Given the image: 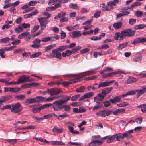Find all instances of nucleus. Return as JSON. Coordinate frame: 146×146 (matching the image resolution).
I'll use <instances>...</instances> for the list:
<instances>
[{
	"label": "nucleus",
	"mask_w": 146,
	"mask_h": 146,
	"mask_svg": "<svg viewBox=\"0 0 146 146\" xmlns=\"http://www.w3.org/2000/svg\"><path fill=\"white\" fill-rule=\"evenodd\" d=\"M135 33V30H132L130 29H127L122 31L121 32L116 33L114 37L116 40L121 41L126 37L133 36Z\"/></svg>",
	"instance_id": "1"
},
{
	"label": "nucleus",
	"mask_w": 146,
	"mask_h": 146,
	"mask_svg": "<svg viewBox=\"0 0 146 146\" xmlns=\"http://www.w3.org/2000/svg\"><path fill=\"white\" fill-rule=\"evenodd\" d=\"M21 105L19 102H17L12 104V108L11 109V112L16 113L19 112L22 110Z\"/></svg>",
	"instance_id": "2"
},
{
	"label": "nucleus",
	"mask_w": 146,
	"mask_h": 146,
	"mask_svg": "<svg viewBox=\"0 0 146 146\" xmlns=\"http://www.w3.org/2000/svg\"><path fill=\"white\" fill-rule=\"evenodd\" d=\"M62 102L60 100L55 101L53 102L52 107L54 111L60 110L63 108V107L62 105L63 104Z\"/></svg>",
	"instance_id": "3"
},
{
	"label": "nucleus",
	"mask_w": 146,
	"mask_h": 146,
	"mask_svg": "<svg viewBox=\"0 0 146 146\" xmlns=\"http://www.w3.org/2000/svg\"><path fill=\"white\" fill-rule=\"evenodd\" d=\"M44 98L43 96H38L34 98H29L27 100L25 103L26 104H31L37 102L42 101Z\"/></svg>",
	"instance_id": "4"
},
{
	"label": "nucleus",
	"mask_w": 146,
	"mask_h": 146,
	"mask_svg": "<svg viewBox=\"0 0 146 146\" xmlns=\"http://www.w3.org/2000/svg\"><path fill=\"white\" fill-rule=\"evenodd\" d=\"M29 78L30 76L23 75L18 78L17 82V84H20L29 82L31 81V80L29 79Z\"/></svg>",
	"instance_id": "5"
},
{
	"label": "nucleus",
	"mask_w": 146,
	"mask_h": 146,
	"mask_svg": "<svg viewBox=\"0 0 146 146\" xmlns=\"http://www.w3.org/2000/svg\"><path fill=\"white\" fill-rule=\"evenodd\" d=\"M41 40L38 39H35L33 42V44L31 46V47L33 48H38L41 47V45L40 44Z\"/></svg>",
	"instance_id": "6"
},
{
	"label": "nucleus",
	"mask_w": 146,
	"mask_h": 146,
	"mask_svg": "<svg viewBox=\"0 0 146 146\" xmlns=\"http://www.w3.org/2000/svg\"><path fill=\"white\" fill-rule=\"evenodd\" d=\"M53 54L52 57L53 58L56 57L59 59H61L62 58V56L61 53L59 52L56 49H54L52 51Z\"/></svg>",
	"instance_id": "7"
},
{
	"label": "nucleus",
	"mask_w": 146,
	"mask_h": 146,
	"mask_svg": "<svg viewBox=\"0 0 146 146\" xmlns=\"http://www.w3.org/2000/svg\"><path fill=\"white\" fill-rule=\"evenodd\" d=\"M146 91V86L143 87L142 89L140 90H136L135 92H137V97L138 98L140 96L143 94Z\"/></svg>",
	"instance_id": "8"
},
{
	"label": "nucleus",
	"mask_w": 146,
	"mask_h": 146,
	"mask_svg": "<svg viewBox=\"0 0 146 146\" xmlns=\"http://www.w3.org/2000/svg\"><path fill=\"white\" fill-rule=\"evenodd\" d=\"M115 138V135L112 136H107L104 138L105 139H107V141L108 143H110L113 141Z\"/></svg>",
	"instance_id": "9"
},
{
	"label": "nucleus",
	"mask_w": 146,
	"mask_h": 146,
	"mask_svg": "<svg viewBox=\"0 0 146 146\" xmlns=\"http://www.w3.org/2000/svg\"><path fill=\"white\" fill-rule=\"evenodd\" d=\"M104 96L101 93H99L97 96L94 98V100L95 102L102 100L104 98Z\"/></svg>",
	"instance_id": "10"
},
{
	"label": "nucleus",
	"mask_w": 146,
	"mask_h": 146,
	"mask_svg": "<svg viewBox=\"0 0 146 146\" xmlns=\"http://www.w3.org/2000/svg\"><path fill=\"white\" fill-rule=\"evenodd\" d=\"M125 110L124 109L121 108L117 109L113 112V114L114 115H117L119 114H122L125 112Z\"/></svg>",
	"instance_id": "11"
},
{
	"label": "nucleus",
	"mask_w": 146,
	"mask_h": 146,
	"mask_svg": "<svg viewBox=\"0 0 146 146\" xmlns=\"http://www.w3.org/2000/svg\"><path fill=\"white\" fill-rule=\"evenodd\" d=\"M112 87L104 88L102 90V93H101L105 97L106 94L110 93L112 90Z\"/></svg>",
	"instance_id": "12"
},
{
	"label": "nucleus",
	"mask_w": 146,
	"mask_h": 146,
	"mask_svg": "<svg viewBox=\"0 0 146 146\" xmlns=\"http://www.w3.org/2000/svg\"><path fill=\"white\" fill-rule=\"evenodd\" d=\"M37 20L38 21L40 24V23H44L48 21L49 19L48 18L42 17H38L37 18Z\"/></svg>",
	"instance_id": "13"
},
{
	"label": "nucleus",
	"mask_w": 146,
	"mask_h": 146,
	"mask_svg": "<svg viewBox=\"0 0 146 146\" xmlns=\"http://www.w3.org/2000/svg\"><path fill=\"white\" fill-rule=\"evenodd\" d=\"M72 34L74 38L80 37L82 36L81 32L78 31H73L72 33Z\"/></svg>",
	"instance_id": "14"
},
{
	"label": "nucleus",
	"mask_w": 146,
	"mask_h": 146,
	"mask_svg": "<svg viewBox=\"0 0 146 146\" xmlns=\"http://www.w3.org/2000/svg\"><path fill=\"white\" fill-rule=\"evenodd\" d=\"M52 131L53 132L56 133H61L63 132L62 128H59L57 127H55L53 128Z\"/></svg>",
	"instance_id": "15"
},
{
	"label": "nucleus",
	"mask_w": 146,
	"mask_h": 146,
	"mask_svg": "<svg viewBox=\"0 0 146 146\" xmlns=\"http://www.w3.org/2000/svg\"><path fill=\"white\" fill-rule=\"evenodd\" d=\"M126 74L125 72L122 70L117 71L116 72H113L111 73H109V76L110 77H113L114 75H117L118 74Z\"/></svg>",
	"instance_id": "16"
},
{
	"label": "nucleus",
	"mask_w": 146,
	"mask_h": 146,
	"mask_svg": "<svg viewBox=\"0 0 146 146\" xmlns=\"http://www.w3.org/2000/svg\"><path fill=\"white\" fill-rule=\"evenodd\" d=\"M115 135V138L117 141H121L124 139L123 135L121 133L116 134Z\"/></svg>",
	"instance_id": "17"
},
{
	"label": "nucleus",
	"mask_w": 146,
	"mask_h": 146,
	"mask_svg": "<svg viewBox=\"0 0 146 146\" xmlns=\"http://www.w3.org/2000/svg\"><path fill=\"white\" fill-rule=\"evenodd\" d=\"M122 25V23L121 22L114 23L113 26L115 29H118L121 27Z\"/></svg>",
	"instance_id": "18"
},
{
	"label": "nucleus",
	"mask_w": 146,
	"mask_h": 146,
	"mask_svg": "<svg viewBox=\"0 0 146 146\" xmlns=\"http://www.w3.org/2000/svg\"><path fill=\"white\" fill-rule=\"evenodd\" d=\"M72 51L68 50L66 51L65 52H63L62 54V55L64 57H65L66 56H70L72 54Z\"/></svg>",
	"instance_id": "19"
},
{
	"label": "nucleus",
	"mask_w": 146,
	"mask_h": 146,
	"mask_svg": "<svg viewBox=\"0 0 146 146\" xmlns=\"http://www.w3.org/2000/svg\"><path fill=\"white\" fill-rule=\"evenodd\" d=\"M142 59V56L140 55L138 56H135L133 59V61L134 62H141Z\"/></svg>",
	"instance_id": "20"
},
{
	"label": "nucleus",
	"mask_w": 146,
	"mask_h": 146,
	"mask_svg": "<svg viewBox=\"0 0 146 146\" xmlns=\"http://www.w3.org/2000/svg\"><path fill=\"white\" fill-rule=\"evenodd\" d=\"M107 5L109 8H110V11L114 8V6H115L116 5L113 1H110L108 2L107 3Z\"/></svg>",
	"instance_id": "21"
},
{
	"label": "nucleus",
	"mask_w": 146,
	"mask_h": 146,
	"mask_svg": "<svg viewBox=\"0 0 146 146\" xmlns=\"http://www.w3.org/2000/svg\"><path fill=\"white\" fill-rule=\"evenodd\" d=\"M56 46V44H54L49 45L46 46L44 49L45 52H47L49 50L53 49Z\"/></svg>",
	"instance_id": "22"
},
{
	"label": "nucleus",
	"mask_w": 146,
	"mask_h": 146,
	"mask_svg": "<svg viewBox=\"0 0 146 146\" xmlns=\"http://www.w3.org/2000/svg\"><path fill=\"white\" fill-rule=\"evenodd\" d=\"M15 30L16 32L19 33L23 31V29L21 25H19L17 27L15 28Z\"/></svg>",
	"instance_id": "23"
},
{
	"label": "nucleus",
	"mask_w": 146,
	"mask_h": 146,
	"mask_svg": "<svg viewBox=\"0 0 146 146\" xmlns=\"http://www.w3.org/2000/svg\"><path fill=\"white\" fill-rule=\"evenodd\" d=\"M20 90L21 88H9V91H11L12 92H18Z\"/></svg>",
	"instance_id": "24"
},
{
	"label": "nucleus",
	"mask_w": 146,
	"mask_h": 146,
	"mask_svg": "<svg viewBox=\"0 0 146 146\" xmlns=\"http://www.w3.org/2000/svg\"><path fill=\"white\" fill-rule=\"evenodd\" d=\"M44 98V99L43 100H44L46 102H50L52 101V100H55L58 99L59 97H48L47 98Z\"/></svg>",
	"instance_id": "25"
},
{
	"label": "nucleus",
	"mask_w": 146,
	"mask_h": 146,
	"mask_svg": "<svg viewBox=\"0 0 146 146\" xmlns=\"http://www.w3.org/2000/svg\"><path fill=\"white\" fill-rule=\"evenodd\" d=\"M146 27V25L144 24H139L135 26L134 28L136 29H141Z\"/></svg>",
	"instance_id": "26"
},
{
	"label": "nucleus",
	"mask_w": 146,
	"mask_h": 146,
	"mask_svg": "<svg viewBox=\"0 0 146 146\" xmlns=\"http://www.w3.org/2000/svg\"><path fill=\"white\" fill-rule=\"evenodd\" d=\"M108 81H105L104 82L100 83L98 86V88L105 87L108 86Z\"/></svg>",
	"instance_id": "27"
},
{
	"label": "nucleus",
	"mask_w": 146,
	"mask_h": 146,
	"mask_svg": "<svg viewBox=\"0 0 146 146\" xmlns=\"http://www.w3.org/2000/svg\"><path fill=\"white\" fill-rule=\"evenodd\" d=\"M138 107L141 108V110L142 112H146V104L139 106Z\"/></svg>",
	"instance_id": "28"
},
{
	"label": "nucleus",
	"mask_w": 146,
	"mask_h": 146,
	"mask_svg": "<svg viewBox=\"0 0 146 146\" xmlns=\"http://www.w3.org/2000/svg\"><path fill=\"white\" fill-rule=\"evenodd\" d=\"M52 38V36L51 37H45L42 38L41 40L43 42H46L50 41Z\"/></svg>",
	"instance_id": "29"
},
{
	"label": "nucleus",
	"mask_w": 146,
	"mask_h": 146,
	"mask_svg": "<svg viewBox=\"0 0 146 146\" xmlns=\"http://www.w3.org/2000/svg\"><path fill=\"white\" fill-rule=\"evenodd\" d=\"M68 127L71 133L74 134H78L79 133V132L76 131H74L73 127L68 126Z\"/></svg>",
	"instance_id": "30"
},
{
	"label": "nucleus",
	"mask_w": 146,
	"mask_h": 146,
	"mask_svg": "<svg viewBox=\"0 0 146 146\" xmlns=\"http://www.w3.org/2000/svg\"><path fill=\"white\" fill-rule=\"evenodd\" d=\"M113 71V69L111 68L107 67L105 68L101 72V74H103L104 72H110Z\"/></svg>",
	"instance_id": "31"
},
{
	"label": "nucleus",
	"mask_w": 146,
	"mask_h": 146,
	"mask_svg": "<svg viewBox=\"0 0 146 146\" xmlns=\"http://www.w3.org/2000/svg\"><path fill=\"white\" fill-rule=\"evenodd\" d=\"M127 9L125 8H123L121 9L120 12L122 14H125V15H127L130 14V12L127 11Z\"/></svg>",
	"instance_id": "32"
},
{
	"label": "nucleus",
	"mask_w": 146,
	"mask_h": 146,
	"mask_svg": "<svg viewBox=\"0 0 146 146\" xmlns=\"http://www.w3.org/2000/svg\"><path fill=\"white\" fill-rule=\"evenodd\" d=\"M10 40V39L7 37L1 39L0 42L1 43H7Z\"/></svg>",
	"instance_id": "33"
},
{
	"label": "nucleus",
	"mask_w": 146,
	"mask_h": 146,
	"mask_svg": "<svg viewBox=\"0 0 146 146\" xmlns=\"http://www.w3.org/2000/svg\"><path fill=\"white\" fill-rule=\"evenodd\" d=\"M41 54V53L40 52H35L33 54L30 56L31 58H33L36 57H38L39 56H40Z\"/></svg>",
	"instance_id": "34"
},
{
	"label": "nucleus",
	"mask_w": 146,
	"mask_h": 146,
	"mask_svg": "<svg viewBox=\"0 0 146 146\" xmlns=\"http://www.w3.org/2000/svg\"><path fill=\"white\" fill-rule=\"evenodd\" d=\"M67 48V46L65 45L61 46L55 49H56L59 52L62 51L66 49Z\"/></svg>",
	"instance_id": "35"
},
{
	"label": "nucleus",
	"mask_w": 146,
	"mask_h": 146,
	"mask_svg": "<svg viewBox=\"0 0 146 146\" xmlns=\"http://www.w3.org/2000/svg\"><path fill=\"white\" fill-rule=\"evenodd\" d=\"M109 46L107 44H104L102 45L101 46H100L98 48V49L99 50L101 49H106L109 48Z\"/></svg>",
	"instance_id": "36"
},
{
	"label": "nucleus",
	"mask_w": 146,
	"mask_h": 146,
	"mask_svg": "<svg viewBox=\"0 0 146 146\" xmlns=\"http://www.w3.org/2000/svg\"><path fill=\"white\" fill-rule=\"evenodd\" d=\"M9 100L7 96H3L0 98V103L1 104H2L4 102L6 101Z\"/></svg>",
	"instance_id": "37"
},
{
	"label": "nucleus",
	"mask_w": 146,
	"mask_h": 146,
	"mask_svg": "<svg viewBox=\"0 0 146 146\" xmlns=\"http://www.w3.org/2000/svg\"><path fill=\"white\" fill-rule=\"evenodd\" d=\"M127 45V43L126 42L123 44H120L119 45L117 48L119 50H121L125 48Z\"/></svg>",
	"instance_id": "38"
},
{
	"label": "nucleus",
	"mask_w": 146,
	"mask_h": 146,
	"mask_svg": "<svg viewBox=\"0 0 146 146\" xmlns=\"http://www.w3.org/2000/svg\"><path fill=\"white\" fill-rule=\"evenodd\" d=\"M96 115L98 116H101L103 117H105L104 111H98L96 113Z\"/></svg>",
	"instance_id": "39"
},
{
	"label": "nucleus",
	"mask_w": 146,
	"mask_h": 146,
	"mask_svg": "<svg viewBox=\"0 0 146 146\" xmlns=\"http://www.w3.org/2000/svg\"><path fill=\"white\" fill-rule=\"evenodd\" d=\"M69 6L70 8L74 9H78L80 7L76 4H71Z\"/></svg>",
	"instance_id": "40"
},
{
	"label": "nucleus",
	"mask_w": 146,
	"mask_h": 146,
	"mask_svg": "<svg viewBox=\"0 0 146 146\" xmlns=\"http://www.w3.org/2000/svg\"><path fill=\"white\" fill-rule=\"evenodd\" d=\"M85 89V87L84 86H81L76 89V91L78 92H84Z\"/></svg>",
	"instance_id": "41"
},
{
	"label": "nucleus",
	"mask_w": 146,
	"mask_h": 146,
	"mask_svg": "<svg viewBox=\"0 0 146 146\" xmlns=\"http://www.w3.org/2000/svg\"><path fill=\"white\" fill-rule=\"evenodd\" d=\"M80 96V95L77 94L72 96L71 98V100L72 101H75L77 100Z\"/></svg>",
	"instance_id": "42"
},
{
	"label": "nucleus",
	"mask_w": 146,
	"mask_h": 146,
	"mask_svg": "<svg viewBox=\"0 0 146 146\" xmlns=\"http://www.w3.org/2000/svg\"><path fill=\"white\" fill-rule=\"evenodd\" d=\"M48 93L50 94L51 96L55 95V90L54 88H51L48 90Z\"/></svg>",
	"instance_id": "43"
},
{
	"label": "nucleus",
	"mask_w": 146,
	"mask_h": 146,
	"mask_svg": "<svg viewBox=\"0 0 146 146\" xmlns=\"http://www.w3.org/2000/svg\"><path fill=\"white\" fill-rule=\"evenodd\" d=\"M5 141L7 142L8 143H10L11 144H14L17 142V139H5Z\"/></svg>",
	"instance_id": "44"
},
{
	"label": "nucleus",
	"mask_w": 146,
	"mask_h": 146,
	"mask_svg": "<svg viewBox=\"0 0 146 146\" xmlns=\"http://www.w3.org/2000/svg\"><path fill=\"white\" fill-rule=\"evenodd\" d=\"M17 84V82H14L13 81L9 82L7 80H6L5 85L6 86L7 85H15L16 84Z\"/></svg>",
	"instance_id": "45"
},
{
	"label": "nucleus",
	"mask_w": 146,
	"mask_h": 146,
	"mask_svg": "<svg viewBox=\"0 0 146 146\" xmlns=\"http://www.w3.org/2000/svg\"><path fill=\"white\" fill-rule=\"evenodd\" d=\"M41 110V108H35L32 110V111L34 113H37Z\"/></svg>",
	"instance_id": "46"
},
{
	"label": "nucleus",
	"mask_w": 146,
	"mask_h": 146,
	"mask_svg": "<svg viewBox=\"0 0 146 146\" xmlns=\"http://www.w3.org/2000/svg\"><path fill=\"white\" fill-rule=\"evenodd\" d=\"M129 104L128 103L124 102H123L119 104H117V106L119 107H123L125 106L128 105Z\"/></svg>",
	"instance_id": "47"
},
{
	"label": "nucleus",
	"mask_w": 146,
	"mask_h": 146,
	"mask_svg": "<svg viewBox=\"0 0 146 146\" xmlns=\"http://www.w3.org/2000/svg\"><path fill=\"white\" fill-rule=\"evenodd\" d=\"M86 98H89L92 97L94 95L93 92H88L84 94Z\"/></svg>",
	"instance_id": "48"
},
{
	"label": "nucleus",
	"mask_w": 146,
	"mask_h": 146,
	"mask_svg": "<svg viewBox=\"0 0 146 146\" xmlns=\"http://www.w3.org/2000/svg\"><path fill=\"white\" fill-rule=\"evenodd\" d=\"M68 115L66 114H64L58 116V119L59 120H61L67 117Z\"/></svg>",
	"instance_id": "49"
},
{
	"label": "nucleus",
	"mask_w": 146,
	"mask_h": 146,
	"mask_svg": "<svg viewBox=\"0 0 146 146\" xmlns=\"http://www.w3.org/2000/svg\"><path fill=\"white\" fill-rule=\"evenodd\" d=\"M36 139H37L41 142H45L46 143H49V142L46 140L45 139L41 137L36 138H35Z\"/></svg>",
	"instance_id": "50"
},
{
	"label": "nucleus",
	"mask_w": 146,
	"mask_h": 146,
	"mask_svg": "<svg viewBox=\"0 0 146 146\" xmlns=\"http://www.w3.org/2000/svg\"><path fill=\"white\" fill-rule=\"evenodd\" d=\"M80 79L79 78H76L71 80L70 82L71 84L74 83L80 82Z\"/></svg>",
	"instance_id": "51"
},
{
	"label": "nucleus",
	"mask_w": 146,
	"mask_h": 146,
	"mask_svg": "<svg viewBox=\"0 0 146 146\" xmlns=\"http://www.w3.org/2000/svg\"><path fill=\"white\" fill-rule=\"evenodd\" d=\"M142 120L143 118L140 117L136 119L135 121L137 124H140L142 123Z\"/></svg>",
	"instance_id": "52"
},
{
	"label": "nucleus",
	"mask_w": 146,
	"mask_h": 146,
	"mask_svg": "<svg viewBox=\"0 0 146 146\" xmlns=\"http://www.w3.org/2000/svg\"><path fill=\"white\" fill-rule=\"evenodd\" d=\"M21 25L23 29V28H29L30 27V25L29 23H23L21 24Z\"/></svg>",
	"instance_id": "53"
},
{
	"label": "nucleus",
	"mask_w": 146,
	"mask_h": 146,
	"mask_svg": "<svg viewBox=\"0 0 146 146\" xmlns=\"http://www.w3.org/2000/svg\"><path fill=\"white\" fill-rule=\"evenodd\" d=\"M71 98L70 96H66V97L64 98V99L60 100L62 102V104L66 102L69 100Z\"/></svg>",
	"instance_id": "54"
},
{
	"label": "nucleus",
	"mask_w": 146,
	"mask_h": 146,
	"mask_svg": "<svg viewBox=\"0 0 146 146\" xmlns=\"http://www.w3.org/2000/svg\"><path fill=\"white\" fill-rule=\"evenodd\" d=\"M24 51V50L23 48H20L15 49L13 52V53L14 54H16L19 53L21 52Z\"/></svg>",
	"instance_id": "55"
},
{
	"label": "nucleus",
	"mask_w": 146,
	"mask_h": 146,
	"mask_svg": "<svg viewBox=\"0 0 146 146\" xmlns=\"http://www.w3.org/2000/svg\"><path fill=\"white\" fill-rule=\"evenodd\" d=\"M10 12L12 13H16V8L14 7H12L9 9Z\"/></svg>",
	"instance_id": "56"
},
{
	"label": "nucleus",
	"mask_w": 146,
	"mask_h": 146,
	"mask_svg": "<svg viewBox=\"0 0 146 146\" xmlns=\"http://www.w3.org/2000/svg\"><path fill=\"white\" fill-rule=\"evenodd\" d=\"M38 2L35 1H30L29 3V5L31 6H33L36 4Z\"/></svg>",
	"instance_id": "57"
},
{
	"label": "nucleus",
	"mask_w": 146,
	"mask_h": 146,
	"mask_svg": "<svg viewBox=\"0 0 146 146\" xmlns=\"http://www.w3.org/2000/svg\"><path fill=\"white\" fill-rule=\"evenodd\" d=\"M101 11L100 10H98L95 13L94 15V16L96 18H98V17H99L100 15L101 14Z\"/></svg>",
	"instance_id": "58"
},
{
	"label": "nucleus",
	"mask_w": 146,
	"mask_h": 146,
	"mask_svg": "<svg viewBox=\"0 0 146 146\" xmlns=\"http://www.w3.org/2000/svg\"><path fill=\"white\" fill-rule=\"evenodd\" d=\"M92 22L91 19L88 20L83 23L82 25H85L86 26H90V25Z\"/></svg>",
	"instance_id": "59"
},
{
	"label": "nucleus",
	"mask_w": 146,
	"mask_h": 146,
	"mask_svg": "<svg viewBox=\"0 0 146 146\" xmlns=\"http://www.w3.org/2000/svg\"><path fill=\"white\" fill-rule=\"evenodd\" d=\"M16 98L19 100H23L25 98V96L24 95L20 94L17 96Z\"/></svg>",
	"instance_id": "60"
},
{
	"label": "nucleus",
	"mask_w": 146,
	"mask_h": 146,
	"mask_svg": "<svg viewBox=\"0 0 146 146\" xmlns=\"http://www.w3.org/2000/svg\"><path fill=\"white\" fill-rule=\"evenodd\" d=\"M104 106L105 107H108L110 106L111 105V104L110 101H105L104 102Z\"/></svg>",
	"instance_id": "61"
},
{
	"label": "nucleus",
	"mask_w": 146,
	"mask_h": 146,
	"mask_svg": "<svg viewBox=\"0 0 146 146\" xmlns=\"http://www.w3.org/2000/svg\"><path fill=\"white\" fill-rule=\"evenodd\" d=\"M46 24L45 23H40V25L41 30L42 31L44 30L46 27Z\"/></svg>",
	"instance_id": "62"
},
{
	"label": "nucleus",
	"mask_w": 146,
	"mask_h": 146,
	"mask_svg": "<svg viewBox=\"0 0 146 146\" xmlns=\"http://www.w3.org/2000/svg\"><path fill=\"white\" fill-rule=\"evenodd\" d=\"M136 81V79L134 78L133 77L130 78L128 79L127 83H130L132 82H135Z\"/></svg>",
	"instance_id": "63"
},
{
	"label": "nucleus",
	"mask_w": 146,
	"mask_h": 146,
	"mask_svg": "<svg viewBox=\"0 0 146 146\" xmlns=\"http://www.w3.org/2000/svg\"><path fill=\"white\" fill-rule=\"evenodd\" d=\"M140 43L139 38H138L135 39L132 42V43L134 45H135Z\"/></svg>",
	"instance_id": "64"
}]
</instances>
